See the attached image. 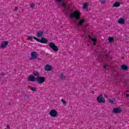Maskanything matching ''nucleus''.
<instances>
[{"label":"nucleus","instance_id":"obj_1","mask_svg":"<svg viewBox=\"0 0 129 129\" xmlns=\"http://www.w3.org/2000/svg\"><path fill=\"white\" fill-rule=\"evenodd\" d=\"M81 17V14L80 13V12L77 10L74 11L73 13H71L70 15L71 19H76L77 21H78Z\"/></svg>","mask_w":129,"mask_h":129},{"label":"nucleus","instance_id":"obj_2","mask_svg":"<svg viewBox=\"0 0 129 129\" xmlns=\"http://www.w3.org/2000/svg\"><path fill=\"white\" fill-rule=\"evenodd\" d=\"M33 39H34L37 42L41 43V44H47L48 43V40H47L46 38L42 37L41 39H40L36 37H33Z\"/></svg>","mask_w":129,"mask_h":129},{"label":"nucleus","instance_id":"obj_3","mask_svg":"<svg viewBox=\"0 0 129 129\" xmlns=\"http://www.w3.org/2000/svg\"><path fill=\"white\" fill-rule=\"evenodd\" d=\"M49 47L50 49H52L53 51H54V52H58V51H59V48H58V46H57L53 42L49 43Z\"/></svg>","mask_w":129,"mask_h":129},{"label":"nucleus","instance_id":"obj_4","mask_svg":"<svg viewBox=\"0 0 129 129\" xmlns=\"http://www.w3.org/2000/svg\"><path fill=\"white\" fill-rule=\"evenodd\" d=\"M36 81L39 84H42L46 81V79L44 77H36Z\"/></svg>","mask_w":129,"mask_h":129},{"label":"nucleus","instance_id":"obj_5","mask_svg":"<svg viewBox=\"0 0 129 129\" xmlns=\"http://www.w3.org/2000/svg\"><path fill=\"white\" fill-rule=\"evenodd\" d=\"M49 115L51 117H56L58 115V112L55 109H52L49 112Z\"/></svg>","mask_w":129,"mask_h":129},{"label":"nucleus","instance_id":"obj_6","mask_svg":"<svg viewBox=\"0 0 129 129\" xmlns=\"http://www.w3.org/2000/svg\"><path fill=\"white\" fill-rule=\"evenodd\" d=\"M97 100L99 103H101V102L104 103L105 102V99L103 97L102 95H99L97 98Z\"/></svg>","mask_w":129,"mask_h":129},{"label":"nucleus","instance_id":"obj_7","mask_svg":"<svg viewBox=\"0 0 129 129\" xmlns=\"http://www.w3.org/2000/svg\"><path fill=\"white\" fill-rule=\"evenodd\" d=\"M36 37L37 38H43L44 37V31L41 30L37 31Z\"/></svg>","mask_w":129,"mask_h":129},{"label":"nucleus","instance_id":"obj_8","mask_svg":"<svg viewBox=\"0 0 129 129\" xmlns=\"http://www.w3.org/2000/svg\"><path fill=\"white\" fill-rule=\"evenodd\" d=\"M28 80L31 82H35V81L36 80V78L32 75H30L29 76H28Z\"/></svg>","mask_w":129,"mask_h":129},{"label":"nucleus","instance_id":"obj_9","mask_svg":"<svg viewBox=\"0 0 129 129\" xmlns=\"http://www.w3.org/2000/svg\"><path fill=\"white\" fill-rule=\"evenodd\" d=\"M38 56H39V54L36 52H31V58H30V60H32L33 59H37L38 58Z\"/></svg>","mask_w":129,"mask_h":129},{"label":"nucleus","instance_id":"obj_10","mask_svg":"<svg viewBox=\"0 0 129 129\" xmlns=\"http://www.w3.org/2000/svg\"><path fill=\"white\" fill-rule=\"evenodd\" d=\"M44 70L45 71H51L52 70V66H50V64H46L44 66Z\"/></svg>","mask_w":129,"mask_h":129},{"label":"nucleus","instance_id":"obj_11","mask_svg":"<svg viewBox=\"0 0 129 129\" xmlns=\"http://www.w3.org/2000/svg\"><path fill=\"white\" fill-rule=\"evenodd\" d=\"M9 45V42L7 41H3L1 43V48H6Z\"/></svg>","mask_w":129,"mask_h":129},{"label":"nucleus","instance_id":"obj_12","mask_svg":"<svg viewBox=\"0 0 129 129\" xmlns=\"http://www.w3.org/2000/svg\"><path fill=\"white\" fill-rule=\"evenodd\" d=\"M121 111V109L118 108H115L112 110V112L113 113H120Z\"/></svg>","mask_w":129,"mask_h":129},{"label":"nucleus","instance_id":"obj_13","mask_svg":"<svg viewBox=\"0 0 129 129\" xmlns=\"http://www.w3.org/2000/svg\"><path fill=\"white\" fill-rule=\"evenodd\" d=\"M118 24H121V25H123V24L125 23V20H124V19L121 18L119 19V20H118Z\"/></svg>","mask_w":129,"mask_h":129},{"label":"nucleus","instance_id":"obj_14","mask_svg":"<svg viewBox=\"0 0 129 129\" xmlns=\"http://www.w3.org/2000/svg\"><path fill=\"white\" fill-rule=\"evenodd\" d=\"M84 22H85V20L81 19L78 23H77L76 26H82L83 24H84Z\"/></svg>","mask_w":129,"mask_h":129},{"label":"nucleus","instance_id":"obj_15","mask_svg":"<svg viewBox=\"0 0 129 129\" xmlns=\"http://www.w3.org/2000/svg\"><path fill=\"white\" fill-rule=\"evenodd\" d=\"M33 75L34 76H36V77H40V73L38 71H34L33 72Z\"/></svg>","mask_w":129,"mask_h":129},{"label":"nucleus","instance_id":"obj_16","mask_svg":"<svg viewBox=\"0 0 129 129\" xmlns=\"http://www.w3.org/2000/svg\"><path fill=\"white\" fill-rule=\"evenodd\" d=\"M120 6V3H119V2H115V3H114L113 7L114 8H118V7H119Z\"/></svg>","mask_w":129,"mask_h":129},{"label":"nucleus","instance_id":"obj_17","mask_svg":"<svg viewBox=\"0 0 129 129\" xmlns=\"http://www.w3.org/2000/svg\"><path fill=\"white\" fill-rule=\"evenodd\" d=\"M122 70L126 71L127 69H128V67L126 66L125 64H123L121 66Z\"/></svg>","mask_w":129,"mask_h":129},{"label":"nucleus","instance_id":"obj_18","mask_svg":"<svg viewBox=\"0 0 129 129\" xmlns=\"http://www.w3.org/2000/svg\"><path fill=\"white\" fill-rule=\"evenodd\" d=\"M59 78L61 80H64V79H65L66 78V76H64V75H63V74H60L59 75Z\"/></svg>","mask_w":129,"mask_h":129},{"label":"nucleus","instance_id":"obj_19","mask_svg":"<svg viewBox=\"0 0 129 129\" xmlns=\"http://www.w3.org/2000/svg\"><path fill=\"white\" fill-rule=\"evenodd\" d=\"M83 9H84L85 10H86V9H87V8H88V4L87 3H85L83 5Z\"/></svg>","mask_w":129,"mask_h":129},{"label":"nucleus","instance_id":"obj_20","mask_svg":"<svg viewBox=\"0 0 129 129\" xmlns=\"http://www.w3.org/2000/svg\"><path fill=\"white\" fill-rule=\"evenodd\" d=\"M33 39H34V37L32 36H29L28 37V40L29 41H33Z\"/></svg>","mask_w":129,"mask_h":129},{"label":"nucleus","instance_id":"obj_21","mask_svg":"<svg viewBox=\"0 0 129 129\" xmlns=\"http://www.w3.org/2000/svg\"><path fill=\"white\" fill-rule=\"evenodd\" d=\"M30 7L31 9H34V8H35V4H34V3H31L30 5Z\"/></svg>","mask_w":129,"mask_h":129},{"label":"nucleus","instance_id":"obj_22","mask_svg":"<svg viewBox=\"0 0 129 129\" xmlns=\"http://www.w3.org/2000/svg\"><path fill=\"white\" fill-rule=\"evenodd\" d=\"M108 40H109V43H111V42L113 41V38L110 37L109 38Z\"/></svg>","mask_w":129,"mask_h":129},{"label":"nucleus","instance_id":"obj_23","mask_svg":"<svg viewBox=\"0 0 129 129\" xmlns=\"http://www.w3.org/2000/svg\"><path fill=\"white\" fill-rule=\"evenodd\" d=\"M31 90H32V91L36 92L37 91V89H36L35 87H32L31 88Z\"/></svg>","mask_w":129,"mask_h":129},{"label":"nucleus","instance_id":"obj_24","mask_svg":"<svg viewBox=\"0 0 129 129\" xmlns=\"http://www.w3.org/2000/svg\"><path fill=\"white\" fill-rule=\"evenodd\" d=\"M61 102H62L63 104H64L65 105V104H67V102L65 101H64V100L63 99H62L61 100Z\"/></svg>","mask_w":129,"mask_h":129},{"label":"nucleus","instance_id":"obj_25","mask_svg":"<svg viewBox=\"0 0 129 129\" xmlns=\"http://www.w3.org/2000/svg\"><path fill=\"white\" fill-rule=\"evenodd\" d=\"M100 2L103 5H104L106 3V0H101Z\"/></svg>","mask_w":129,"mask_h":129},{"label":"nucleus","instance_id":"obj_26","mask_svg":"<svg viewBox=\"0 0 129 129\" xmlns=\"http://www.w3.org/2000/svg\"><path fill=\"white\" fill-rule=\"evenodd\" d=\"M61 5L64 8H67V6H66V4H65L64 3H62Z\"/></svg>","mask_w":129,"mask_h":129},{"label":"nucleus","instance_id":"obj_27","mask_svg":"<svg viewBox=\"0 0 129 129\" xmlns=\"http://www.w3.org/2000/svg\"><path fill=\"white\" fill-rule=\"evenodd\" d=\"M109 102L111 104H113V100L109 99Z\"/></svg>","mask_w":129,"mask_h":129},{"label":"nucleus","instance_id":"obj_28","mask_svg":"<svg viewBox=\"0 0 129 129\" xmlns=\"http://www.w3.org/2000/svg\"><path fill=\"white\" fill-rule=\"evenodd\" d=\"M92 41H93V42H96V41H97V40L96 39V38H91Z\"/></svg>","mask_w":129,"mask_h":129},{"label":"nucleus","instance_id":"obj_29","mask_svg":"<svg viewBox=\"0 0 129 129\" xmlns=\"http://www.w3.org/2000/svg\"><path fill=\"white\" fill-rule=\"evenodd\" d=\"M24 98H29V95L27 94H25Z\"/></svg>","mask_w":129,"mask_h":129},{"label":"nucleus","instance_id":"obj_30","mask_svg":"<svg viewBox=\"0 0 129 129\" xmlns=\"http://www.w3.org/2000/svg\"><path fill=\"white\" fill-rule=\"evenodd\" d=\"M106 66H107V65L106 64H104L103 66V68H104V69H106Z\"/></svg>","mask_w":129,"mask_h":129},{"label":"nucleus","instance_id":"obj_31","mask_svg":"<svg viewBox=\"0 0 129 129\" xmlns=\"http://www.w3.org/2000/svg\"><path fill=\"white\" fill-rule=\"evenodd\" d=\"M18 8L17 7H16L15 8L14 11H15L16 12H17V11H18Z\"/></svg>","mask_w":129,"mask_h":129},{"label":"nucleus","instance_id":"obj_32","mask_svg":"<svg viewBox=\"0 0 129 129\" xmlns=\"http://www.w3.org/2000/svg\"><path fill=\"white\" fill-rule=\"evenodd\" d=\"M7 128H8V129H10V125H9V124H8V125H7Z\"/></svg>","mask_w":129,"mask_h":129},{"label":"nucleus","instance_id":"obj_33","mask_svg":"<svg viewBox=\"0 0 129 129\" xmlns=\"http://www.w3.org/2000/svg\"><path fill=\"white\" fill-rule=\"evenodd\" d=\"M1 75H3V76L6 75V73H2Z\"/></svg>","mask_w":129,"mask_h":129},{"label":"nucleus","instance_id":"obj_34","mask_svg":"<svg viewBox=\"0 0 129 129\" xmlns=\"http://www.w3.org/2000/svg\"><path fill=\"white\" fill-rule=\"evenodd\" d=\"M89 39H90V40H91V39H92V38L91 37V36H90V35H89Z\"/></svg>","mask_w":129,"mask_h":129},{"label":"nucleus","instance_id":"obj_35","mask_svg":"<svg viewBox=\"0 0 129 129\" xmlns=\"http://www.w3.org/2000/svg\"><path fill=\"white\" fill-rule=\"evenodd\" d=\"M129 97V95L128 94H126V97Z\"/></svg>","mask_w":129,"mask_h":129},{"label":"nucleus","instance_id":"obj_36","mask_svg":"<svg viewBox=\"0 0 129 129\" xmlns=\"http://www.w3.org/2000/svg\"><path fill=\"white\" fill-rule=\"evenodd\" d=\"M107 57H108V54H106V55H105V57H106V58H107Z\"/></svg>","mask_w":129,"mask_h":129},{"label":"nucleus","instance_id":"obj_37","mask_svg":"<svg viewBox=\"0 0 129 129\" xmlns=\"http://www.w3.org/2000/svg\"><path fill=\"white\" fill-rule=\"evenodd\" d=\"M94 46H96V43H95V42H94Z\"/></svg>","mask_w":129,"mask_h":129},{"label":"nucleus","instance_id":"obj_38","mask_svg":"<svg viewBox=\"0 0 129 129\" xmlns=\"http://www.w3.org/2000/svg\"><path fill=\"white\" fill-rule=\"evenodd\" d=\"M57 2H61L62 0H57Z\"/></svg>","mask_w":129,"mask_h":129},{"label":"nucleus","instance_id":"obj_39","mask_svg":"<svg viewBox=\"0 0 129 129\" xmlns=\"http://www.w3.org/2000/svg\"><path fill=\"white\" fill-rule=\"evenodd\" d=\"M104 96H105V97H107V95H105Z\"/></svg>","mask_w":129,"mask_h":129}]
</instances>
